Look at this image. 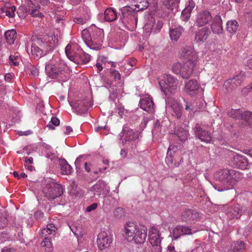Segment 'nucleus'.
Returning <instances> with one entry per match:
<instances>
[{"instance_id":"8","label":"nucleus","mask_w":252,"mask_h":252,"mask_svg":"<svg viewBox=\"0 0 252 252\" xmlns=\"http://www.w3.org/2000/svg\"><path fill=\"white\" fill-rule=\"evenodd\" d=\"M245 73L241 72L232 78L226 80L223 84L224 89L227 93L232 92L241 85Z\"/></svg>"},{"instance_id":"2","label":"nucleus","mask_w":252,"mask_h":252,"mask_svg":"<svg viewBox=\"0 0 252 252\" xmlns=\"http://www.w3.org/2000/svg\"><path fill=\"white\" fill-rule=\"evenodd\" d=\"M67 66L61 61L50 60L45 65V72L50 78H57L64 75Z\"/></svg>"},{"instance_id":"55","label":"nucleus","mask_w":252,"mask_h":252,"mask_svg":"<svg viewBox=\"0 0 252 252\" xmlns=\"http://www.w3.org/2000/svg\"><path fill=\"white\" fill-rule=\"evenodd\" d=\"M19 57L18 55H10L9 57V63L11 65L17 66L19 64V62L17 61Z\"/></svg>"},{"instance_id":"12","label":"nucleus","mask_w":252,"mask_h":252,"mask_svg":"<svg viewBox=\"0 0 252 252\" xmlns=\"http://www.w3.org/2000/svg\"><path fill=\"white\" fill-rule=\"evenodd\" d=\"M103 33L101 30H97L92 36L89 47L91 49L98 50L101 49L103 41Z\"/></svg>"},{"instance_id":"53","label":"nucleus","mask_w":252,"mask_h":252,"mask_svg":"<svg viewBox=\"0 0 252 252\" xmlns=\"http://www.w3.org/2000/svg\"><path fill=\"white\" fill-rule=\"evenodd\" d=\"M114 215L116 218L121 219L124 216V210L123 208L118 207L115 210Z\"/></svg>"},{"instance_id":"9","label":"nucleus","mask_w":252,"mask_h":252,"mask_svg":"<svg viewBox=\"0 0 252 252\" xmlns=\"http://www.w3.org/2000/svg\"><path fill=\"white\" fill-rule=\"evenodd\" d=\"M180 58L184 62L196 64L197 55L192 46L184 47L180 53Z\"/></svg>"},{"instance_id":"38","label":"nucleus","mask_w":252,"mask_h":252,"mask_svg":"<svg viewBox=\"0 0 252 252\" xmlns=\"http://www.w3.org/2000/svg\"><path fill=\"white\" fill-rule=\"evenodd\" d=\"M239 24L235 20L228 21L226 24V31L230 33H235L238 30Z\"/></svg>"},{"instance_id":"20","label":"nucleus","mask_w":252,"mask_h":252,"mask_svg":"<svg viewBox=\"0 0 252 252\" xmlns=\"http://www.w3.org/2000/svg\"><path fill=\"white\" fill-rule=\"evenodd\" d=\"M199 88V85L195 79H191L186 81L185 84V92L190 95L196 94Z\"/></svg>"},{"instance_id":"61","label":"nucleus","mask_w":252,"mask_h":252,"mask_svg":"<svg viewBox=\"0 0 252 252\" xmlns=\"http://www.w3.org/2000/svg\"><path fill=\"white\" fill-rule=\"evenodd\" d=\"M7 222L8 220L5 216L2 215L0 217V229L5 227Z\"/></svg>"},{"instance_id":"40","label":"nucleus","mask_w":252,"mask_h":252,"mask_svg":"<svg viewBox=\"0 0 252 252\" xmlns=\"http://www.w3.org/2000/svg\"><path fill=\"white\" fill-rule=\"evenodd\" d=\"M171 107L172 110V116H175L178 119H180L182 113L179 104L177 102L174 101L172 103Z\"/></svg>"},{"instance_id":"17","label":"nucleus","mask_w":252,"mask_h":252,"mask_svg":"<svg viewBox=\"0 0 252 252\" xmlns=\"http://www.w3.org/2000/svg\"><path fill=\"white\" fill-rule=\"evenodd\" d=\"M212 20L211 13L207 10L200 12L197 16L196 23L197 26L203 27L209 23Z\"/></svg>"},{"instance_id":"51","label":"nucleus","mask_w":252,"mask_h":252,"mask_svg":"<svg viewBox=\"0 0 252 252\" xmlns=\"http://www.w3.org/2000/svg\"><path fill=\"white\" fill-rule=\"evenodd\" d=\"M70 187L71 188L70 193L73 195H77L79 193V190H78V185L75 181H72L70 184Z\"/></svg>"},{"instance_id":"21","label":"nucleus","mask_w":252,"mask_h":252,"mask_svg":"<svg viewBox=\"0 0 252 252\" xmlns=\"http://www.w3.org/2000/svg\"><path fill=\"white\" fill-rule=\"evenodd\" d=\"M193 232L190 227L185 225H177L173 231V237L174 239H177L184 235H191Z\"/></svg>"},{"instance_id":"48","label":"nucleus","mask_w":252,"mask_h":252,"mask_svg":"<svg viewBox=\"0 0 252 252\" xmlns=\"http://www.w3.org/2000/svg\"><path fill=\"white\" fill-rule=\"evenodd\" d=\"M248 126L252 128V112L249 111L243 113V119Z\"/></svg>"},{"instance_id":"30","label":"nucleus","mask_w":252,"mask_h":252,"mask_svg":"<svg viewBox=\"0 0 252 252\" xmlns=\"http://www.w3.org/2000/svg\"><path fill=\"white\" fill-rule=\"evenodd\" d=\"M210 31L205 27L200 29L195 34V40L197 42H204L208 37Z\"/></svg>"},{"instance_id":"24","label":"nucleus","mask_w":252,"mask_h":252,"mask_svg":"<svg viewBox=\"0 0 252 252\" xmlns=\"http://www.w3.org/2000/svg\"><path fill=\"white\" fill-rule=\"evenodd\" d=\"M199 217V214L190 209H186L182 214L181 219L185 222H190L193 221Z\"/></svg>"},{"instance_id":"25","label":"nucleus","mask_w":252,"mask_h":252,"mask_svg":"<svg viewBox=\"0 0 252 252\" xmlns=\"http://www.w3.org/2000/svg\"><path fill=\"white\" fill-rule=\"evenodd\" d=\"M149 240L151 245L160 244L161 238L158 230L154 227L149 230Z\"/></svg>"},{"instance_id":"31","label":"nucleus","mask_w":252,"mask_h":252,"mask_svg":"<svg viewBox=\"0 0 252 252\" xmlns=\"http://www.w3.org/2000/svg\"><path fill=\"white\" fill-rule=\"evenodd\" d=\"M92 106V104L90 102L83 100L78 103L76 110L78 114H83L87 112L89 108Z\"/></svg>"},{"instance_id":"35","label":"nucleus","mask_w":252,"mask_h":252,"mask_svg":"<svg viewBox=\"0 0 252 252\" xmlns=\"http://www.w3.org/2000/svg\"><path fill=\"white\" fill-rule=\"evenodd\" d=\"M117 18L116 11L112 8H108L105 10L104 19L108 22H112Z\"/></svg>"},{"instance_id":"1","label":"nucleus","mask_w":252,"mask_h":252,"mask_svg":"<svg viewBox=\"0 0 252 252\" xmlns=\"http://www.w3.org/2000/svg\"><path fill=\"white\" fill-rule=\"evenodd\" d=\"M240 176L239 172L232 169H223L217 171L214 175V179L222 187L218 190L222 191L231 189L239 180Z\"/></svg>"},{"instance_id":"16","label":"nucleus","mask_w":252,"mask_h":252,"mask_svg":"<svg viewBox=\"0 0 252 252\" xmlns=\"http://www.w3.org/2000/svg\"><path fill=\"white\" fill-rule=\"evenodd\" d=\"M193 130L196 137L202 141L209 143L211 141V137L209 132L203 130L198 124L195 125Z\"/></svg>"},{"instance_id":"10","label":"nucleus","mask_w":252,"mask_h":252,"mask_svg":"<svg viewBox=\"0 0 252 252\" xmlns=\"http://www.w3.org/2000/svg\"><path fill=\"white\" fill-rule=\"evenodd\" d=\"M112 241V236L109 232L103 231L99 233L97 236V244L101 250L109 247Z\"/></svg>"},{"instance_id":"4","label":"nucleus","mask_w":252,"mask_h":252,"mask_svg":"<svg viewBox=\"0 0 252 252\" xmlns=\"http://www.w3.org/2000/svg\"><path fill=\"white\" fill-rule=\"evenodd\" d=\"M63 191L62 185L55 182L53 180L49 181L48 184L43 189L45 196L49 200L60 197L63 194Z\"/></svg>"},{"instance_id":"49","label":"nucleus","mask_w":252,"mask_h":252,"mask_svg":"<svg viewBox=\"0 0 252 252\" xmlns=\"http://www.w3.org/2000/svg\"><path fill=\"white\" fill-rule=\"evenodd\" d=\"M108 84L109 85L110 88L109 90L110 93L109 99L110 100L114 101L116 100L118 96L117 89L115 87H111V83H108Z\"/></svg>"},{"instance_id":"41","label":"nucleus","mask_w":252,"mask_h":252,"mask_svg":"<svg viewBox=\"0 0 252 252\" xmlns=\"http://www.w3.org/2000/svg\"><path fill=\"white\" fill-rule=\"evenodd\" d=\"M165 162L167 165L171 168L177 167L178 166H179L180 164L179 162H177L175 160L174 158V155H173L172 152H167V156L165 158Z\"/></svg>"},{"instance_id":"27","label":"nucleus","mask_w":252,"mask_h":252,"mask_svg":"<svg viewBox=\"0 0 252 252\" xmlns=\"http://www.w3.org/2000/svg\"><path fill=\"white\" fill-rule=\"evenodd\" d=\"M147 229L146 227L141 225L139 227V230H138V233L133 241L136 244H143L145 242L147 237Z\"/></svg>"},{"instance_id":"62","label":"nucleus","mask_w":252,"mask_h":252,"mask_svg":"<svg viewBox=\"0 0 252 252\" xmlns=\"http://www.w3.org/2000/svg\"><path fill=\"white\" fill-rule=\"evenodd\" d=\"M152 252H161L160 244L152 245Z\"/></svg>"},{"instance_id":"46","label":"nucleus","mask_w":252,"mask_h":252,"mask_svg":"<svg viewBox=\"0 0 252 252\" xmlns=\"http://www.w3.org/2000/svg\"><path fill=\"white\" fill-rule=\"evenodd\" d=\"M228 115L229 116L235 119H243V113L242 111L238 109H231L228 112Z\"/></svg>"},{"instance_id":"37","label":"nucleus","mask_w":252,"mask_h":252,"mask_svg":"<svg viewBox=\"0 0 252 252\" xmlns=\"http://www.w3.org/2000/svg\"><path fill=\"white\" fill-rule=\"evenodd\" d=\"M193 7V3H191L190 1L188 6L186 7L182 12L181 19L182 21L186 22L189 19L191 12Z\"/></svg>"},{"instance_id":"7","label":"nucleus","mask_w":252,"mask_h":252,"mask_svg":"<svg viewBox=\"0 0 252 252\" xmlns=\"http://www.w3.org/2000/svg\"><path fill=\"white\" fill-rule=\"evenodd\" d=\"M57 229V227L53 223L48 224L46 228L42 229L40 236L41 238H44L42 242L43 247H46L47 248L51 247V243L50 240L55 235Z\"/></svg>"},{"instance_id":"59","label":"nucleus","mask_w":252,"mask_h":252,"mask_svg":"<svg viewBox=\"0 0 252 252\" xmlns=\"http://www.w3.org/2000/svg\"><path fill=\"white\" fill-rule=\"evenodd\" d=\"M71 46L70 45L68 44L66 46L65 50V54H66V56H67L68 58L70 61H71L72 59L71 58V56L73 57L74 56V53H72L71 51Z\"/></svg>"},{"instance_id":"26","label":"nucleus","mask_w":252,"mask_h":252,"mask_svg":"<svg viewBox=\"0 0 252 252\" xmlns=\"http://www.w3.org/2000/svg\"><path fill=\"white\" fill-rule=\"evenodd\" d=\"M195 65L196 64L194 63H189L184 62V65L182 67L181 77L184 79L189 78L192 73L193 68Z\"/></svg>"},{"instance_id":"23","label":"nucleus","mask_w":252,"mask_h":252,"mask_svg":"<svg viewBox=\"0 0 252 252\" xmlns=\"http://www.w3.org/2000/svg\"><path fill=\"white\" fill-rule=\"evenodd\" d=\"M140 107L149 113H153L155 111V104L152 98L150 97L141 99L139 102Z\"/></svg>"},{"instance_id":"56","label":"nucleus","mask_w":252,"mask_h":252,"mask_svg":"<svg viewBox=\"0 0 252 252\" xmlns=\"http://www.w3.org/2000/svg\"><path fill=\"white\" fill-rule=\"evenodd\" d=\"M182 65L179 63H176L172 66V70L176 74L181 75Z\"/></svg>"},{"instance_id":"5","label":"nucleus","mask_w":252,"mask_h":252,"mask_svg":"<svg viewBox=\"0 0 252 252\" xmlns=\"http://www.w3.org/2000/svg\"><path fill=\"white\" fill-rule=\"evenodd\" d=\"M35 40L37 45L44 51V55L51 51L58 43V38L55 35L51 36L46 35L42 37L37 38Z\"/></svg>"},{"instance_id":"54","label":"nucleus","mask_w":252,"mask_h":252,"mask_svg":"<svg viewBox=\"0 0 252 252\" xmlns=\"http://www.w3.org/2000/svg\"><path fill=\"white\" fill-rule=\"evenodd\" d=\"M179 148L177 146L170 144L168 148L167 152L170 153L172 152L173 155L175 154L176 152H178V150H180L183 148V146L181 145H180L179 146Z\"/></svg>"},{"instance_id":"52","label":"nucleus","mask_w":252,"mask_h":252,"mask_svg":"<svg viewBox=\"0 0 252 252\" xmlns=\"http://www.w3.org/2000/svg\"><path fill=\"white\" fill-rule=\"evenodd\" d=\"M241 211H242V213L247 215L249 218L251 217L252 215V207L249 205L243 206Z\"/></svg>"},{"instance_id":"47","label":"nucleus","mask_w":252,"mask_h":252,"mask_svg":"<svg viewBox=\"0 0 252 252\" xmlns=\"http://www.w3.org/2000/svg\"><path fill=\"white\" fill-rule=\"evenodd\" d=\"M81 36L85 43L89 47V44H91L90 42L91 41L92 36L89 31L87 29L83 30L81 32Z\"/></svg>"},{"instance_id":"29","label":"nucleus","mask_w":252,"mask_h":252,"mask_svg":"<svg viewBox=\"0 0 252 252\" xmlns=\"http://www.w3.org/2000/svg\"><path fill=\"white\" fill-rule=\"evenodd\" d=\"M31 52V55L36 59H40L43 54H44V51L37 45L35 40H33L32 44Z\"/></svg>"},{"instance_id":"22","label":"nucleus","mask_w":252,"mask_h":252,"mask_svg":"<svg viewBox=\"0 0 252 252\" xmlns=\"http://www.w3.org/2000/svg\"><path fill=\"white\" fill-rule=\"evenodd\" d=\"M211 28L213 33L220 34L223 32L222 20L220 15H216L212 18Z\"/></svg>"},{"instance_id":"33","label":"nucleus","mask_w":252,"mask_h":252,"mask_svg":"<svg viewBox=\"0 0 252 252\" xmlns=\"http://www.w3.org/2000/svg\"><path fill=\"white\" fill-rule=\"evenodd\" d=\"M183 31L184 29L181 26H179L176 28L170 29V37L171 40L177 41L181 36Z\"/></svg>"},{"instance_id":"45","label":"nucleus","mask_w":252,"mask_h":252,"mask_svg":"<svg viewBox=\"0 0 252 252\" xmlns=\"http://www.w3.org/2000/svg\"><path fill=\"white\" fill-rule=\"evenodd\" d=\"M16 9V7L13 5L11 8H8L7 6H3L1 8L0 10L1 13H5L6 16L9 18H13L15 15V12Z\"/></svg>"},{"instance_id":"3","label":"nucleus","mask_w":252,"mask_h":252,"mask_svg":"<svg viewBox=\"0 0 252 252\" xmlns=\"http://www.w3.org/2000/svg\"><path fill=\"white\" fill-rule=\"evenodd\" d=\"M161 91L166 95L168 94H175L177 90L178 80L170 74H165L158 81Z\"/></svg>"},{"instance_id":"28","label":"nucleus","mask_w":252,"mask_h":252,"mask_svg":"<svg viewBox=\"0 0 252 252\" xmlns=\"http://www.w3.org/2000/svg\"><path fill=\"white\" fill-rule=\"evenodd\" d=\"M245 244L243 241L233 242L225 250V252H242L245 249Z\"/></svg>"},{"instance_id":"19","label":"nucleus","mask_w":252,"mask_h":252,"mask_svg":"<svg viewBox=\"0 0 252 252\" xmlns=\"http://www.w3.org/2000/svg\"><path fill=\"white\" fill-rule=\"evenodd\" d=\"M71 61L77 64H86L90 61L91 56L82 50H78L77 52L75 53L74 56H71Z\"/></svg>"},{"instance_id":"6","label":"nucleus","mask_w":252,"mask_h":252,"mask_svg":"<svg viewBox=\"0 0 252 252\" xmlns=\"http://www.w3.org/2000/svg\"><path fill=\"white\" fill-rule=\"evenodd\" d=\"M121 14L120 15V20L124 23H129L132 22H137V11L136 8L127 6H125L121 9Z\"/></svg>"},{"instance_id":"58","label":"nucleus","mask_w":252,"mask_h":252,"mask_svg":"<svg viewBox=\"0 0 252 252\" xmlns=\"http://www.w3.org/2000/svg\"><path fill=\"white\" fill-rule=\"evenodd\" d=\"M110 74L111 76L113 77L115 80H119L121 79V74L118 71L114 69H110Z\"/></svg>"},{"instance_id":"39","label":"nucleus","mask_w":252,"mask_h":252,"mask_svg":"<svg viewBox=\"0 0 252 252\" xmlns=\"http://www.w3.org/2000/svg\"><path fill=\"white\" fill-rule=\"evenodd\" d=\"M180 0H163L162 3L167 9L173 11L177 9L179 6Z\"/></svg>"},{"instance_id":"13","label":"nucleus","mask_w":252,"mask_h":252,"mask_svg":"<svg viewBox=\"0 0 252 252\" xmlns=\"http://www.w3.org/2000/svg\"><path fill=\"white\" fill-rule=\"evenodd\" d=\"M120 136L124 145L126 144V142L134 141L138 138V134L127 127H124Z\"/></svg>"},{"instance_id":"57","label":"nucleus","mask_w":252,"mask_h":252,"mask_svg":"<svg viewBox=\"0 0 252 252\" xmlns=\"http://www.w3.org/2000/svg\"><path fill=\"white\" fill-rule=\"evenodd\" d=\"M86 17H85L83 18L80 16H78L76 15V16L73 18V21L76 24L83 25L86 23L87 21H86Z\"/></svg>"},{"instance_id":"34","label":"nucleus","mask_w":252,"mask_h":252,"mask_svg":"<svg viewBox=\"0 0 252 252\" xmlns=\"http://www.w3.org/2000/svg\"><path fill=\"white\" fill-rule=\"evenodd\" d=\"M227 215L230 219L240 218L242 215V211L239 205L237 204L230 208L227 212Z\"/></svg>"},{"instance_id":"50","label":"nucleus","mask_w":252,"mask_h":252,"mask_svg":"<svg viewBox=\"0 0 252 252\" xmlns=\"http://www.w3.org/2000/svg\"><path fill=\"white\" fill-rule=\"evenodd\" d=\"M60 124V120L56 117H53L49 123V124L47 125V126L49 128V129H54L55 127L52 126L54 125L55 126H58Z\"/></svg>"},{"instance_id":"64","label":"nucleus","mask_w":252,"mask_h":252,"mask_svg":"<svg viewBox=\"0 0 252 252\" xmlns=\"http://www.w3.org/2000/svg\"><path fill=\"white\" fill-rule=\"evenodd\" d=\"M185 109L187 111L191 112L194 111V107L190 103L186 102L185 106Z\"/></svg>"},{"instance_id":"44","label":"nucleus","mask_w":252,"mask_h":252,"mask_svg":"<svg viewBox=\"0 0 252 252\" xmlns=\"http://www.w3.org/2000/svg\"><path fill=\"white\" fill-rule=\"evenodd\" d=\"M175 134L181 141H185L188 139V132L183 128L179 127L175 130Z\"/></svg>"},{"instance_id":"42","label":"nucleus","mask_w":252,"mask_h":252,"mask_svg":"<svg viewBox=\"0 0 252 252\" xmlns=\"http://www.w3.org/2000/svg\"><path fill=\"white\" fill-rule=\"evenodd\" d=\"M133 1L137 11L145 9L149 6L147 0H134Z\"/></svg>"},{"instance_id":"60","label":"nucleus","mask_w":252,"mask_h":252,"mask_svg":"<svg viewBox=\"0 0 252 252\" xmlns=\"http://www.w3.org/2000/svg\"><path fill=\"white\" fill-rule=\"evenodd\" d=\"M154 26H155L154 29V33L158 32L163 26V23L161 21H158L157 23H154Z\"/></svg>"},{"instance_id":"43","label":"nucleus","mask_w":252,"mask_h":252,"mask_svg":"<svg viewBox=\"0 0 252 252\" xmlns=\"http://www.w3.org/2000/svg\"><path fill=\"white\" fill-rule=\"evenodd\" d=\"M16 32L15 30H12L5 32L4 36L6 42L9 44L14 43L16 39Z\"/></svg>"},{"instance_id":"15","label":"nucleus","mask_w":252,"mask_h":252,"mask_svg":"<svg viewBox=\"0 0 252 252\" xmlns=\"http://www.w3.org/2000/svg\"><path fill=\"white\" fill-rule=\"evenodd\" d=\"M232 166L242 170L247 168L249 165L247 158L242 155L235 154L233 156L231 160Z\"/></svg>"},{"instance_id":"63","label":"nucleus","mask_w":252,"mask_h":252,"mask_svg":"<svg viewBox=\"0 0 252 252\" xmlns=\"http://www.w3.org/2000/svg\"><path fill=\"white\" fill-rule=\"evenodd\" d=\"M154 23H152V22L148 23L145 26L146 30H147V32H150V30L151 32L154 33L155 26H154Z\"/></svg>"},{"instance_id":"18","label":"nucleus","mask_w":252,"mask_h":252,"mask_svg":"<svg viewBox=\"0 0 252 252\" xmlns=\"http://www.w3.org/2000/svg\"><path fill=\"white\" fill-rule=\"evenodd\" d=\"M27 4L29 6L28 10L25 7H22L19 10H22L23 12L25 11L26 12L29 11L30 14L33 17L42 18L44 16L43 14L38 9L40 7L39 5H34L31 0H28Z\"/></svg>"},{"instance_id":"11","label":"nucleus","mask_w":252,"mask_h":252,"mask_svg":"<svg viewBox=\"0 0 252 252\" xmlns=\"http://www.w3.org/2000/svg\"><path fill=\"white\" fill-rule=\"evenodd\" d=\"M141 225H138L133 222H129L125 225L124 236L128 241H133L138 233V230Z\"/></svg>"},{"instance_id":"36","label":"nucleus","mask_w":252,"mask_h":252,"mask_svg":"<svg viewBox=\"0 0 252 252\" xmlns=\"http://www.w3.org/2000/svg\"><path fill=\"white\" fill-rule=\"evenodd\" d=\"M60 164L61 165V173L63 175H70L72 172V168L71 166L67 162L65 159H62L60 161Z\"/></svg>"},{"instance_id":"32","label":"nucleus","mask_w":252,"mask_h":252,"mask_svg":"<svg viewBox=\"0 0 252 252\" xmlns=\"http://www.w3.org/2000/svg\"><path fill=\"white\" fill-rule=\"evenodd\" d=\"M76 14L78 16H80L81 17H86V21H88L91 18L90 10L88 7L85 5L80 6L76 10Z\"/></svg>"},{"instance_id":"14","label":"nucleus","mask_w":252,"mask_h":252,"mask_svg":"<svg viewBox=\"0 0 252 252\" xmlns=\"http://www.w3.org/2000/svg\"><path fill=\"white\" fill-rule=\"evenodd\" d=\"M91 190L94 192V195H99L101 194L107 195L110 191V188L105 182L99 180L91 188Z\"/></svg>"}]
</instances>
